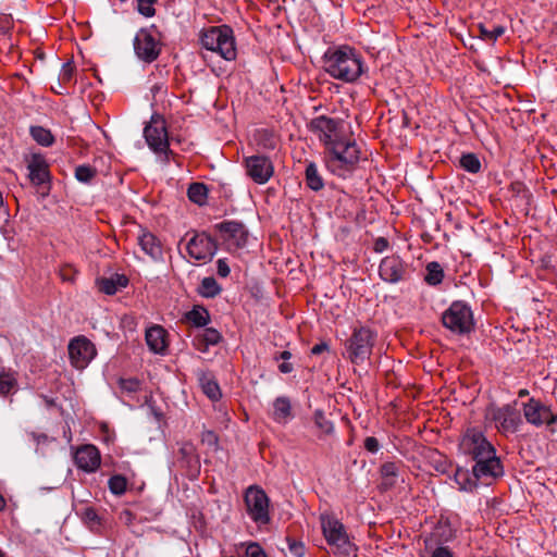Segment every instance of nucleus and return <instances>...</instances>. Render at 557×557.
I'll list each match as a JSON object with an SVG mask.
<instances>
[{"label": "nucleus", "instance_id": "15", "mask_svg": "<svg viewBox=\"0 0 557 557\" xmlns=\"http://www.w3.org/2000/svg\"><path fill=\"white\" fill-rule=\"evenodd\" d=\"M69 355L76 369H84L96 356V348L89 339L78 336L70 342Z\"/></svg>", "mask_w": 557, "mask_h": 557}, {"label": "nucleus", "instance_id": "54", "mask_svg": "<svg viewBox=\"0 0 557 557\" xmlns=\"http://www.w3.org/2000/svg\"><path fill=\"white\" fill-rule=\"evenodd\" d=\"M388 247V242L384 237H379L374 242V251L383 252Z\"/></svg>", "mask_w": 557, "mask_h": 557}, {"label": "nucleus", "instance_id": "58", "mask_svg": "<svg viewBox=\"0 0 557 557\" xmlns=\"http://www.w3.org/2000/svg\"><path fill=\"white\" fill-rule=\"evenodd\" d=\"M528 395H529V391H528V389H525V388L520 389V391L518 392V396H519V397H525V396H528Z\"/></svg>", "mask_w": 557, "mask_h": 557}, {"label": "nucleus", "instance_id": "22", "mask_svg": "<svg viewBox=\"0 0 557 557\" xmlns=\"http://www.w3.org/2000/svg\"><path fill=\"white\" fill-rule=\"evenodd\" d=\"M146 342L148 347L156 354H163L168 347L166 331L154 325L146 331Z\"/></svg>", "mask_w": 557, "mask_h": 557}, {"label": "nucleus", "instance_id": "24", "mask_svg": "<svg viewBox=\"0 0 557 557\" xmlns=\"http://www.w3.org/2000/svg\"><path fill=\"white\" fill-rule=\"evenodd\" d=\"M220 332L213 327H207L198 335L195 341V347L200 351H207L210 345H216L221 341Z\"/></svg>", "mask_w": 557, "mask_h": 557}, {"label": "nucleus", "instance_id": "10", "mask_svg": "<svg viewBox=\"0 0 557 557\" xmlns=\"http://www.w3.org/2000/svg\"><path fill=\"white\" fill-rule=\"evenodd\" d=\"M522 411L527 422L537 428L552 425L557 421V414L540 399L530 398L523 404Z\"/></svg>", "mask_w": 557, "mask_h": 557}, {"label": "nucleus", "instance_id": "48", "mask_svg": "<svg viewBox=\"0 0 557 557\" xmlns=\"http://www.w3.org/2000/svg\"><path fill=\"white\" fill-rule=\"evenodd\" d=\"M246 556L247 557H267V555L262 550V548L256 543L248 545V547L246 549Z\"/></svg>", "mask_w": 557, "mask_h": 557}, {"label": "nucleus", "instance_id": "12", "mask_svg": "<svg viewBox=\"0 0 557 557\" xmlns=\"http://www.w3.org/2000/svg\"><path fill=\"white\" fill-rule=\"evenodd\" d=\"M144 136L148 146L157 153L169 151V137L165 121L159 116L151 117V121L144 129Z\"/></svg>", "mask_w": 557, "mask_h": 557}, {"label": "nucleus", "instance_id": "2", "mask_svg": "<svg viewBox=\"0 0 557 557\" xmlns=\"http://www.w3.org/2000/svg\"><path fill=\"white\" fill-rule=\"evenodd\" d=\"M327 168L337 175H345L351 171L360 160V149L355 140L336 139L326 147Z\"/></svg>", "mask_w": 557, "mask_h": 557}, {"label": "nucleus", "instance_id": "11", "mask_svg": "<svg viewBox=\"0 0 557 557\" xmlns=\"http://www.w3.org/2000/svg\"><path fill=\"white\" fill-rule=\"evenodd\" d=\"M228 251H236L246 246L248 231L245 225L235 221L222 222L215 226Z\"/></svg>", "mask_w": 557, "mask_h": 557}, {"label": "nucleus", "instance_id": "40", "mask_svg": "<svg viewBox=\"0 0 557 557\" xmlns=\"http://www.w3.org/2000/svg\"><path fill=\"white\" fill-rule=\"evenodd\" d=\"M126 479L122 475H113L109 480V488L115 495H122L126 491Z\"/></svg>", "mask_w": 557, "mask_h": 557}, {"label": "nucleus", "instance_id": "43", "mask_svg": "<svg viewBox=\"0 0 557 557\" xmlns=\"http://www.w3.org/2000/svg\"><path fill=\"white\" fill-rule=\"evenodd\" d=\"M119 385L126 393H136L140 389V382L137 379H120Z\"/></svg>", "mask_w": 557, "mask_h": 557}, {"label": "nucleus", "instance_id": "50", "mask_svg": "<svg viewBox=\"0 0 557 557\" xmlns=\"http://www.w3.org/2000/svg\"><path fill=\"white\" fill-rule=\"evenodd\" d=\"M218 274L222 277L228 276L231 270L225 259H219L216 261Z\"/></svg>", "mask_w": 557, "mask_h": 557}, {"label": "nucleus", "instance_id": "30", "mask_svg": "<svg viewBox=\"0 0 557 557\" xmlns=\"http://www.w3.org/2000/svg\"><path fill=\"white\" fill-rule=\"evenodd\" d=\"M187 195L190 201L201 206L207 201L208 188L202 183H193L188 187Z\"/></svg>", "mask_w": 557, "mask_h": 557}, {"label": "nucleus", "instance_id": "20", "mask_svg": "<svg viewBox=\"0 0 557 557\" xmlns=\"http://www.w3.org/2000/svg\"><path fill=\"white\" fill-rule=\"evenodd\" d=\"M74 461L79 469L94 472L100 466L99 450L94 445H84L76 450Z\"/></svg>", "mask_w": 557, "mask_h": 557}, {"label": "nucleus", "instance_id": "18", "mask_svg": "<svg viewBox=\"0 0 557 557\" xmlns=\"http://www.w3.org/2000/svg\"><path fill=\"white\" fill-rule=\"evenodd\" d=\"M339 122L337 120L320 115L310 121V129L318 135L319 139L324 144L325 148L334 143L337 138V129Z\"/></svg>", "mask_w": 557, "mask_h": 557}, {"label": "nucleus", "instance_id": "5", "mask_svg": "<svg viewBox=\"0 0 557 557\" xmlns=\"http://www.w3.org/2000/svg\"><path fill=\"white\" fill-rule=\"evenodd\" d=\"M321 528L327 544L334 553L350 555L354 552V544L349 541L344 524L334 516L322 515Z\"/></svg>", "mask_w": 557, "mask_h": 557}, {"label": "nucleus", "instance_id": "1", "mask_svg": "<svg viewBox=\"0 0 557 557\" xmlns=\"http://www.w3.org/2000/svg\"><path fill=\"white\" fill-rule=\"evenodd\" d=\"M324 59L325 71L336 79L352 83L363 73L361 57L350 47L327 51Z\"/></svg>", "mask_w": 557, "mask_h": 557}, {"label": "nucleus", "instance_id": "56", "mask_svg": "<svg viewBox=\"0 0 557 557\" xmlns=\"http://www.w3.org/2000/svg\"><path fill=\"white\" fill-rule=\"evenodd\" d=\"M278 369L282 373H290L293 371L292 363L283 362L278 366Z\"/></svg>", "mask_w": 557, "mask_h": 557}, {"label": "nucleus", "instance_id": "51", "mask_svg": "<svg viewBox=\"0 0 557 557\" xmlns=\"http://www.w3.org/2000/svg\"><path fill=\"white\" fill-rule=\"evenodd\" d=\"M364 447L370 453H376L380 447L379 441L373 436H369L364 440Z\"/></svg>", "mask_w": 557, "mask_h": 557}, {"label": "nucleus", "instance_id": "59", "mask_svg": "<svg viewBox=\"0 0 557 557\" xmlns=\"http://www.w3.org/2000/svg\"><path fill=\"white\" fill-rule=\"evenodd\" d=\"M4 504H5V503H4V498H3V497H2V495L0 494V510H2V509H3Z\"/></svg>", "mask_w": 557, "mask_h": 557}, {"label": "nucleus", "instance_id": "21", "mask_svg": "<svg viewBox=\"0 0 557 557\" xmlns=\"http://www.w3.org/2000/svg\"><path fill=\"white\" fill-rule=\"evenodd\" d=\"M28 177L34 185H41L49 178L48 164L40 154H34L27 165Z\"/></svg>", "mask_w": 557, "mask_h": 557}, {"label": "nucleus", "instance_id": "29", "mask_svg": "<svg viewBox=\"0 0 557 557\" xmlns=\"http://www.w3.org/2000/svg\"><path fill=\"white\" fill-rule=\"evenodd\" d=\"M128 283V280L121 275L114 278H101L99 281V289L107 295H113L117 292L119 288L125 287Z\"/></svg>", "mask_w": 557, "mask_h": 557}, {"label": "nucleus", "instance_id": "28", "mask_svg": "<svg viewBox=\"0 0 557 557\" xmlns=\"http://www.w3.org/2000/svg\"><path fill=\"white\" fill-rule=\"evenodd\" d=\"M185 319L193 325L200 327L208 324L210 317L207 309L196 306L185 314Z\"/></svg>", "mask_w": 557, "mask_h": 557}, {"label": "nucleus", "instance_id": "6", "mask_svg": "<svg viewBox=\"0 0 557 557\" xmlns=\"http://www.w3.org/2000/svg\"><path fill=\"white\" fill-rule=\"evenodd\" d=\"M442 322L451 332L462 335L473 330L474 321L471 308L465 301H454L442 314Z\"/></svg>", "mask_w": 557, "mask_h": 557}, {"label": "nucleus", "instance_id": "13", "mask_svg": "<svg viewBox=\"0 0 557 557\" xmlns=\"http://www.w3.org/2000/svg\"><path fill=\"white\" fill-rule=\"evenodd\" d=\"M504 474V469L496 453L492 456L475 460L472 468V476L483 484H491L495 479Z\"/></svg>", "mask_w": 557, "mask_h": 557}, {"label": "nucleus", "instance_id": "55", "mask_svg": "<svg viewBox=\"0 0 557 557\" xmlns=\"http://www.w3.org/2000/svg\"><path fill=\"white\" fill-rule=\"evenodd\" d=\"M330 349V346L327 343L325 342H322V343H319L317 345H314L312 348H311V354L312 355H319L323 351H327Z\"/></svg>", "mask_w": 557, "mask_h": 557}, {"label": "nucleus", "instance_id": "36", "mask_svg": "<svg viewBox=\"0 0 557 557\" xmlns=\"http://www.w3.org/2000/svg\"><path fill=\"white\" fill-rule=\"evenodd\" d=\"M460 165L470 173H478L481 169V162L473 153L463 154L460 158Z\"/></svg>", "mask_w": 557, "mask_h": 557}, {"label": "nucleus", "instance_id": "41", "mask_svg": "<svg viewBox=\"0 0 557 557\" xmlns=\"http://www.w3.org/2000/svg\"><path fill=\"white\" fill-rule=\"evenodd\" d=\"M314 422L315 425L325 434H330L334 430L333 423L327 420L324 413L320 410L314 412Z\"/></svg>", "mask_w": 557, "mask_h": 557}, {"label": "nucleus", "instance_id": "45", "mask_svg": "<svg viewBox=\"0 0 557 557\" xmlns=\"http://www.w3.org/2000/svg\"><path fill=\"white\" fill-rule=\"evenodd\" d=\"M201 441L213 449L218 447L219 438L213 431H205L201 435Z\"/></svg>", "mask_w": 557, "mask_h": 557}, {"label": "nucleus", "instance_id": "44", "mask_svg": "<svg viewBox=\"0 0 557 557\" xmlns=\"http://www.w3.org/2000/svg\"><path fill=\"white\" fill-rule=\"evenodd\" d=\"M76 274L77 271L72 265L66 264L60 269V277L64 282L73 283L75 281Z\"/></svg>", "mask_w": 557, "mask_h": 557}, {"label": "nucleus", "instance_id": "53", "mask_svg": "<svg viewBox=\"0 0 557 557\" xmlns=\"http://www.w3.org/2000/svg\"><path fill=\"white\" fill-rule=\"evenodd\" d=\"M83 516H84V519L87 522H92V523H97L98 522V515H97V512L92 508H86L84 510Z\"/></svg>", "mask_w": 557, "mask_h": 557}, {"label": "nucleus", "instance_id": "26", "mask_svg": "<svg viewBox=\"0 0 557 557\" xmlns=\"http://www.w3.org/2000/svg\"><path fill=\"white\" fill-rule=\"evenodd\" d=\"M305 180L307 186L314 191H319L324 187L323 178L313 162H309L307 164L305 171Z\"/></svg>", "mask_w": 557, "mask_h": 557}, {"label": "nucleus", "instance_id": "34", "mask_svg": "<svg viewBox=\"0 0 557 557\" xmlns=\"http://www.w3.org/2000/svg\"><path fill=\"white\" fill-rule=\"evenodd\" d=\"M455 481L463 491H472L476 485V481L472 473L470 474L468 470L458 469L455 473Z\"/></svg>", "mask_w": 557, "mask_h": 557}, {"label": "nucleus", "instance_id": "35", "mask_svg": "<svg viewBox=\"0 0 557 557\" xmlns=\"http://www.w3.org/2000/svg\"><path fill=\"white\" fill-rule=\"evenodd\" d=\"M17 385L16 377L13 373H0V395L5 396L13 392Z\"/></svg>", "mask_w": 557, "mask_h": 557}, {"label": "nucleus", "instance_id": "7", "mask_svg": "<svg viewBox=\"0 0 557 557\" xmlns=\"http://www.w3.org/2000/svg\"><path fill=\"white\" fill-rule=\"evenodd\" d=\"M486 419L495 423L496 429L504 433H515L522 423L521 412L515 405L491 407L486 411Z\"/></svg>", "mask_w": 557, "mask_h": 557}, {"label": "nucleus", "instance_id": "47", "mask_svg": "<svg viewBox=\"0 0 557 557\" xmlns=\"http://www.w3.org/2000/svg\"><path fill=\"white\" fill-rule=\"evenodd\" d=\"M398 472V466L394 462H386L381 467V473L384 478L396 476Z\"/></svg>", "mask_w": 557, "mask_h": 557}, {"label": "nucleus", "instance_id": "17", "mask_svg": "<svg viewBox=\"0 0 557 557\" xmlns=\"http://www.w3.org/2000/svg\"><path fill=\"white\" fill-rule=\"evenodd\" d=\"M134 49L137 57L148 63L154 61L160 54L159 41L148 29H140L136 34Z\"/></svg>", "mask_w": 557, "mask_h": 557}, {"label": "nucleus", "instance_id": "9", "mask_svg": "<svg viewBox=\"0 0 557 557\" xmlns=\"http://www.w3.org/2000/svg\"><path fill=\"white\" fill-rule=\"evenodd\" d=\"M459 446L461 451L465 455L471 456L473 460L495 454L493 445L481 431L475 429H470L463 434Z\"/></svg>", "mask_w": 557, "mask_h": 557}, {"label": "nucleus", "instance_id": "8", "mask_svg": "<svg viewBox=\"0 0 557 557\" xmlns=\"http://www.w3.org/2000/svg\"><path fill=\"white\" fill-rule=\"evenodd\" d=\"M245 504L249 517L256 523H269V498L262 488L249 486L245 493Z\"/></svg>", "mask_w": 557, "mask_h": 557}, {"label": "nucleus", "instance_id": "60", "mask_svg": "<svg viewBox=\"0 0 557 557\" xmlns=\"http://www.w3.org/2000/svg\"><path fill=\"white\" fill-rule=\"evenodd\" d=\"M0 557H2V555L0 554Z\"/></svg>", "mask_w": 557, "mask_h": 557}, {"label": "nucleus", "instance_id": "57", "mask_svg": "<svg viewBox=\"0 0 557 557\" xmlns=\"http://www.w3.org/2000/svg\"><path fill=\"white\" fill-rule=\"evenodd\" d=\"M290 357H292V354L288 350H284L275 359L288 360V359H290Z\"/></svg>", "mask_w": 557, "mask_h": 557}, {"label": "nucleus", "instance_id": "27", "mask_svg": "<svg viewBox=\"0 0 557 557\" xmlns=\"http://www.w3.org/2000/svg\"><path fill=\"white\" fill-rule=\"evenodd\" d=\"M199 383L202 392L213 401L219 400L221 397L220 386L210 374H202L199 377Z\"/></svg>", "mask_w": 557, "mask_h": 557}, {"label": "nucleus", "instance_id": "52", "mask_svg": "<svg viewBox=\"0 0 557 557\" xmlns=\"http://www.w3.org/2000/svg\"><path fill=\"white\" fill-rule=\"evenodd\" d=\"M432 557H454V555L448 547L440 546L434 549Z\"/></svg>", "mask_w": 557, "mask_h": 557}, {"label": "nucleus", "instance_id": "39", "mask_svg": "<svg viewBox=\"0 0 557 557\" xmlns=\"http://www.w3.org/2000/svg\"><path fill=\"white\" fill-rule=\"evenodd\" d=\"M178 453L187 463H191L194 460L197 461L196 448L190 442H183Z\"/></svg>", "mask_w": 557, "mask_h": 557}, {"label": "nucleus", "instance_id": "4", "mask_svg": "<svg viewBox=\"0 0 557 557\" xmlns=\"http://www.w3.org/2000/svg\"><path fill=\"white\" fill-rule=\"evenodd\" d=\"M376 334L367 326L356 327L346 342L347 358L355 364L363 363L372 354Z\"/></svg>", "mask_w": 557, "mask_h": 557}, {"label": "nucleus", "instance_id": "25", "mask_svg": "<svg viewBox=\"0 0 557 557\" xmlns=\"http://www.w3.org/2000/svg\"><path fill=\"white\" fill-rule=\"evenodd\" d=\"M292 417V406L287 397H277L273 403V418L277 422H286Z\"/></svg>", "mask_w": 557, "mask_h": 557}, {"label": "nucleus", "instance_id": "42", "mask_svg": "<svg viewBox=\"0 0 557 557\" xmlns=\"http://www.w3.org/2000/svg\"><path fill=\"white\" fill-rule=\"evenodd\" d=\"M156 2L157 0H137V10L141 15L151 17L156 13Z\"/></svg>", "mask_w": 557, "mask_h": 557}, {"label": "nucleus", "instance_id": "33", "mask_svg": "<svg viewBox=\"0 0 557 557\" xmlns=\"http://www.w3.org/2000/svg\"><path fill=\"white\" fill-rule=\"evenodd\" d=\"M222 288L214 277H205L199 286V294L207 298H213L221 293Z\"/></svg>", "mask_w": 557, "mask_h": 557}, {"label": "nucleus", "instance_id": "31", "mask_svg": "<svg viewBox=\"0 0 557 557\" xmlns=\"http://www.w3.org/2000/svg\"><path fill=\"white\" fill-rule=\"evenodd\" d=\"M29 132L33 139L41 146L49 147L54 141L51 132L42 126H32Z\"/></svg>", "mask_w": 557, "mask_h": 557}, {"label": "nucleus", "instance_id": "19", "mask_svg": "<svg viewBox=\"0 0 557 557\" xmlns=\"http://www.w3.org/2000/svg\"><path fill=\"white\" fill-rule=\"evenodd\" d=\"M379 273L383 281L395 284L405 280L407 268L398 256L393 255L385 257L381 261Z\"/></svg>", "mask_w": 557, "mask_h": 557}, {"label": "nucleus", "instance_id": "46", "mask_svg": "<svg viewBox=\"0 0 557 557\" xmlns=\"http://www.w3.org/2000/svg\"><path fill=\"white\" fill-rule=\"evenodd\" d=\"M74 66L71 62L64 63L60 72V79L63 82H70L73 78Z\"/></svg>", "mask_w": 557, "mask_h": 557}, {"label": "nucleus", "instance_id": "14", "mask_svg": "<svg viewBox=\"0 0 557 557\" xmlns=\"http://www.w3.org/2000/svg\"><path fill=\"white\" fill-rule=\"evenodd\" d=\"M186 249L190 258L206 263L212 260L218 246L209 235L200 233L188 240Z\"/></svg>", "mask_w": 557, "mask_h": 557}, {"label": "nucleus", "instance_id": "37", "mask_svg": "<svg viewBox=\"0 0 557 557\" xmlns=\"http://www.w3.org/2000/svg\"><path fill=\"white\" fill-rule=\"evenodd\" d=\"M97 174V170L88 164L78 165L75 169V177L82 183H89Z\"/></svg>", "mask_w": 557, "mask_h": 557}, {"label": "nucleus", "instance_id": "3", "mask_svg": "<svg viewBox=\"0 0 557 557\" xmlns=\"http://www.w3.org/2000/svg\"><path fill=\"white\" fill-rule=\"evenodd\" d=\"M200 42L209 51L219 53L231 61L236 58V47L233 30L228 26H214L201 33Z\"/></svg>", "mask_w": 557, "mask_h": 557}, {"label": "nucleus", "instance_id": "49", "mask_svg": "<svg viewBox=\"0 0 557 557\" xmlns=\"http://www.w3.org/2000/svg\"><path fill=\"white\" fill-rule=\"evenodd\" d=\"M289 550L296 557H302L305 555V546L300 542L289 541Z\"/></svg>", "mask_w": 557, "mask_h": 557}, {"label": "nucleus", "instance_id": "38", "mask_svg": "<svg viewBox=\"0 0 557 557\" xmlns=\"http://www.w3.org/2000/svg\"><path fill=\"white\" fill-rule=\"evenodd\" d=\"M479 28L481 37L491 41H495L505 32V28L500 25L493 26L492 29H488L486 26L481 24Z\"/></svg>", "mask_w": 557, "mask_h": 557}, {"label": "nucleus", "instance_id": "23", "mask_svg": "<svg viewBox=\"0 0 557 557\" xmlns=\"http://www.w3.org/2000/svg\"><path fill=\"white\" fill-rule=\"evenodd\" d=\"M138 244L141 250L152 259H160L162 257L161 244L152 233L144 231L138 236Z\"/></svg>", "mask_w": 557, "mask_h": 557}, {"label": "nucleus", "instance_id": "16", "mask_svg": "<svg viewBox=\"0 0 557 557\" xmlns=\"http://www.w3.org/2000/svg\"><path fill=\"white\" fill-rule=\"evenodd\" d=\"M247 175L257 184H265L274 173L272 161L265 156H250L245 158Z\"/></svg>", "mask_w": 557, "mask_h": 557}, {"label": "nucleus", "instance_id": "32", "mask_svg": "<svg viewBox=\"0 0 557 557\" xmlns=\"http://www.w3.org/2000/svg\"><path fill=\"white\" fill-rule=\"evenodd\" d=\"M443 277H444V271L438 262H430L426 265V274H425L424 281L429 285H433V286L438 285L440 283H442Z\"/></svg>", "mask_w": 557, "mask_h": 557}]
</instances>
